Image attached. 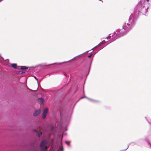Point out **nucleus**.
<instances>
[{
    "label": "nucleus",
    "mask_w": 151,
    "mask_h": 151,
    "mask_svg": "<svg viewBox=\"0 0 151 151\" xmlns=\"http://www.w3.org/2000/svg\"><path fill=\"white\" fill-rule=\"evenodd\" d=\"M132 27L133 26L132 24L131 23H130V24L129 23H127V25H126V27H123V29L126 30V32L124 33L122 35H124L126 34L127 33V32L131 30Z\"/></svg>",
    "instance_id": "nucleus-1"
},
{
    "label": "nucleus",
    "mask_w": 151,
    "mask_h": 151,
    "mask_svg": "<svg viewBox=\"0 0 151 151\" xmlns=\"http://www.w3.org/2000/svg\"><path fill=\"white\" fill-rule=\"evenodd\" d=\"M47 142L45 141H43L42 142L40 145L41 151H45L47 150V147L45 146Z\"/></svg>",
    "instance_id": "nucleus-2"
},
{
    "label": "nucleus",
    "mask_w": 151,
    "mask_h": 151,
    "mask_svg": "<svg viewBox=\"0 0 151 151\" xmlns=\"http://www.w3.org/2000/svg\"><path fill=\"white\" fill-rule=\"evenodd\" d=\"M48 109L47 108H45L44 111H43L42 114V118L43 119H45L46 117V115L48 112Z\"/></svg>",
    "instance_id": "nucleus-3"
},
{
    "label": "nucleus",
    "mask_w": 151,
    "mask_h": 151,
    "mask_svg": "<svg viewBox=\"0 0 151 151\" xmlns=\"http://www.w3.org/2000/svg\"><path fill=\"white\" fill-rule=\"evenodd\" d=\"M41 112V111L40 110L36 111L35 112L33 113V115L35 116L37 115H39L40 114Z\"/></svg>",
    "instance_id": "nucleus-4"
},
{
    "label": "nucleus",
    "mask_w": 151,
    "mask_h": 151,
    "mask_svg": "<svg viewBox=\"0 0 151 151\" xmlns=\"http://www.w3.org/2000/svg\"><path fill=\"white\" fill-rule=\"evenodd\" d=\"M17 69H20L22 70H26L28 69V67L25 66H19L18 67Z\"/></svg>",
    "instance_id": "nucleus-5"
},
{
    "label": "nucleus",
    "mask_w": 151,
    "mask_h": 151,
    "mask_svg": "<svg viewBox=\"0 0 151 151\" xmlns=\"http://www.w3.org/2000/svg\"><path fill=\"white\" fill-rule=\"evenodd\" d=\"M38 101L40 103V104H42L44 101V99L42 98H39L38 99Z\"/></svg>",
    "instance_id": "nucleus-6"
},
{
    "label": "nucleus",
    "mask_w": 151,
    "mask_h": 151,
    "mask_svg": "<svg viewBox=\"0 0 151 151\" xmlns=\"http://www.w3.org/2000/svg\"><path fill=\"white\" fill-rule=\"evenodd\" d=\"M63 147L62 146H60L58 151H63Z\"/></svg>",
    "instance_id": "nucleus-7"
},
{
    "label": "nucleus",
    "mask_w": 151,
    "mask_h": 151,
    "mask_svg": "<svg viewBox=\"0 0 151 151\" xmlns=\"http://www.w3.org/2000/svg\"><path fill=\"white\" fill-rule=\"evenodd\" d=\"M12 67L14 68H17V65L16 64H13L12 65Z\"/></svg>",
    "instance_id": "nucleus-8"
},
{
    "label": "nucleus",
    "mask_w": 151,
    "mask_h": 151,
    "mask_svg": "<svg viewBox=\"0 0 151 151\" xmlns=\"http://www.w3.org/2000/svg\"><path fill=\"white\" fill-rule=\"evenodd\" d=\"M42 134V132L40 131H38L37 133V136L40 137Z\"/></svg>",
    "instance_id": "nucleus-9"
},
{
    "label": "nucleus",
    "mask_w": 151,
    "mask_h": 151,
    "mask_svg": "<svg viewBox=\"0 0 151 151\" xmlns=\"http://www.w3.org/2000/svg\"><path fill=\"white\" fill-rule=\"evenodd\" d=\"M65 142L68 145H69L70 143V142H68L67 141H65Z\"/></svg>",
    "instance_id": "nucleus-10"
},
{
    "label": "nucleus",
    "mask_w": 151,
    "mask_h": 151,
    "mask_svg": "<svg viewBox=\"0 0 151 151\" xmlns=\"http://www.w3.org/2000/svg\"><path fill=\"white\" fill-rule=\"evenodd\" d=\"M105 42V41H102V42L101 43V44H103Z\"/></svg>",
    "instance_id": "nucleus-11"
},
{
    "label": "nucleus",
    "mask_w": 151,
    "mask_h": 151,
    "mask_svg": "<svg viewBox=\"0 0 151 151\" xmlns=\"http://www.w3.org/2000/svg\"><path fill=\"white\" fill-rule=\"evenodd\" d=\"M91 56H92V54H91V55H89L88 56V57H89V58H90V57H91Z\"/></svg>",
    "instance_id": "nucleus-12"
},
{
    "label": "nucleus",
    "mask_w": 151,
    "mask_h": 151,
    "mask_svg": "<svg viewBox=\"0 0 151 151\" xmlns=\"http://www.w3.org/2000/svg\"><path fill=\"white\" fill-rule=\"evenodd\" d=\"M147 2H149V0H147Z\"/></svg>",
    "instance_id": "nucleus-13"
},
{
    "label": "nucleus",
    "mask_w": 151,
    "mask_h": 151,
    "mask_svg": "<svg viewBox=\"0 0 151 151\" xmlns=\"http://www.w3.org/2000/svg\"><path fill=\"white\" fill-rule=\"evenodd\" d=\"M34 131H35V132H37V131H36L35 130H34Z\"/></svg>",
    "instance_id": "nucleus-14"
}]
</instances>
